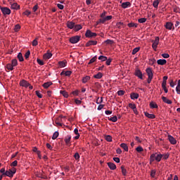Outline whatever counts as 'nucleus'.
Wrapping results in <instances>:
<instances>
[{"label": "nucleus", "mask_w": 180, "mask_h": 180, "mask_svg": "<svg viewBox=\"0 0 180 180\" xmlns=\"http://www.w3.org/2000/svg\"><path fill=\"white\" fill-rule=\"evenodd\" d=\"M162 158V154H157V153H153L150 157V164H152V162H154V161L160 162Z\"/></svg>", "instance_id": "obj_1"}, {"label": "nucleus", "mask_w": 180, "mask_h": 180, "mask_svg": "<svg viewBox=\"0 0 180 180\" xmlns=\"http://www.w3.org/2000/svg\"><path fill=\"white\" fill-rule=\"evenodd\" d=\"M159 43H160V37H156L155 40L153 41L152 47H153V50H157V47H158Z\"/></svg>", "instance_id": "obj_2"}, {"label": "nucleus", "mask_w": 180, "mask_h": 180, "mask_svg": "<svg viewBox=\"0 0 180 180\" xmlns=\"http://www.w3.org/2000/svg\"><path fill=\"white\" fill-rule=\"evenodd\" d=\"M81 39V37L79 36H75L70 38V41L72 43V44H75L79 41V39Z\"/></svg>", "instance_id": "obj_3"}, {"label": "nucleus", "mask_w": 180, "mask_h": 180, "mask_svg": "<svg viewBox=\"0 0 180 180\" xmlns=\"http://www.w3.org/2000/svg\"><path fill=\"white\" fill-rule=\"evenodd\" d=\"M165 27L167 29V30H175V27H174V23L171 22H166Z\"/></svg>", "instance_id": "obj_4"}, {"label": "nucleus", "mask_w": 180, "mask_h": 180, "mask_svg": "<svg viewBox=\"0 0 180 180\" xmlns=\"http://www.w3.org/2000/svg\"><path fill=\"white\" fill-rule=\"evenodd\" d=\"M1 11L3 15H11V9H9L8 7L1 8Z\"/></svg>", "instance_id": "obj_5"}, {"label": "nucleus", "mask_w": 180, "mask_h": 180, "mask_svg": "<svg viewBox=\"0 0 180 180\" xmlns=\"http://www.w3.org/2000/svg\"><path fill=\"white\" fill-rule=\"evenodd\" d=\"M86 37H96V33L91 32V30H87L85 34Z\"/></svg>", "instance_id": "obj_6"}, {"label": "nucleus", "mask_w": 180, "mask_h": 180, "mask_svg": "<svg viewBox=\"0 0 180 180\" xmlns=\"http://www.w3.org/2000/svg\"><path fill=\"white\" fill-rule=\"evenodd\" d=\"M20 86H24V88H27L28 86H30V84L25 79H22L20 82Z\"/></svg>", "instance_id": "obj_7"}, {"label": "nucleus", "mask_w": 180, "mask_h": 180, "mask_svg": "<svg viewBox=\"0 0 180 180\" xmlns=\"http://www.w3.org/2000/svg\"><path fill=\"white\" fill-rule=\"evenodd\" d=\"M146 71L149 78H153V70L150 68H148Z\"/></svg>", "instance_id": "obj_8"}, {"label": "nucleus", "mask_w": 180, "mask_h": 180, "mask_svg": "<svg viewBox=\"0 0 180 180\" xmlns=\"http://www.w3.org/2000/svg\"><path fill=\"white\" fill-rule=\"evenodd\" d=\"M135 75L136 77H138L139 79H143V73L141 72V70H136L135 71Z\"/></svg>", "instance_id": "obj_9"}, {"label": "nucleus", "mask_w": 180, "mask_h": 180, "mask_svg": "<svg viewBox=\"0 0 180 180\" xmlns=\"http://www.w3.org/2000/svg\"><path fill=\"white\" fill-rule=\"evenodd\" d=\"M168 140L169 141V143H171L173 145L176 144V139H175V138H174V136H171V135H168Z\"/></svg>", "instance_id": "obj_10"}, {"label": "nucleus", "mask_w": 180, "mask_h": 180, "mask_svg": "<svg viewBox=\"0 0 180 180\" xmlns=\"http://www.w3.org/2000/svg\"><path fill=\"white\" fill-rule=\"evenodd\" d=\"M98 44V41H89L86 44V47H89V46H96Z\"/></svg>", "instance_id": "obj_11"}, {"label": "nucleus", "mask_w": 180, "mask_h": 180, "mask_svg": "<svg viewBox=\"0 0 180 180\" xmlns=\"http://www.w3.org/2000/svg\"><path fill=\"white\" fill-rule=\"evenodd\" d=\"M67 27H68V29H74L75 26V22H72V21H68L67 23Z\"/></svg>", "instance_id": "obj_12"}, {"label": "nucleus", "mask_w": 180, "mask_h": 180, "mask_svg": "<svg viewBox=\"0 0 180 180\" xmlns=\"http://www.w3.org/2000/svg\"><path fill=\"white\" fill-rule=\"evenodd\" d=\"M158 65H165L167 64V60L165 59H159L157 60Z\"/></svg>", "instance_id": "obj_13"}, {"label": "nucleus", "mask_w": 180, "mask_h": 180, "mask_svg": "<svg viewBox=\"0 0 180 180\" xmlns=\"http://www.w3.org/2000/svg\"><path fill=\"white\" fill-rule=\"evenodd\" d=\"M11 9H15V11H18V9L20 8V6H19L18 3H13V4H11Z\"/></svg>", "instance_id": "obj_14"}, {"label": "nucleus", "mask_w": 180, "mask_h": 180, "mask_svg": "<svg viewBox=\"0 0 180 180\" xmlns=\"http://www.w3.org/2000/svg\"><path fill=\"white\" fill-rule=\"evenodd\" d=\"M4 175V176H9V178H12L13 176V174H12V170L11 169L6 171Z\"/></svg>", "instance_id": "obj_15"}, {"label": "nucleus", "mask_w": 180, "mask_h": 180, "mask_svg": "<svg viewBox=\"0 0 180 180\" xmlns=\"http://www.w3.org/2000/svg\"><path fill=\"white\" fill-rule=\"evenodd\" d=\"M65 142L67 144V146H68V144H70V143H71V135H67L65 137Z\"/></svg>", "instance_id": "obj_16"}, {"label": "nucleus", "mask_w": 180, "mask_h": 180, "mask_svg": "<svg viewBox=\"0 0 180 180\" xmlns=\"http://www.w3.org/2000/svg\"><path fill=\"white\" fill-rule=\"evenodd\" d=\"M58 65L60 68H64V67L67 65V61L66 60L59 61Z\"/></svg>", "instance_id": "obj_17"}, {"label": "nucleus", "mask_w": 180, "mask_h": 180, "mask_svg": "<svg viewBox=\"0 0 180 180\" xmlns=\"http://www.w3.org/2000/svg\"><path fill=\"white\" fill-rule=\"evenodd\" d=\"M162 99L163 101V102H165V103H167V105H171V103H172V101L168 98H167V97L165 96H162Z\"/></svg>", "instance_id": "obj_18"}, {"label": "nucleus", "mask_w": 180, "mask_h": 180, "mask_svg": "<svg viewBox=\"0 0 180 180\" xmlns=\"http://www.w3.org/2000/svg\"><path fill=\"white\" fill-rule=\"evenodd\" d=\"M108 165L110 169H112V171H114V169H116V165H115V163L108 162Z\"/></svg>", "instance_id": "obj_19"}, {"label": "nucleus", "mask_w": 180, "mask_h": 180, "mask_svg": "<svg viewBox=\"0 0 180 180\" xmlns=\"http://www.w3.org/2000/svg\"><path fill=\"white\" fill-rule=\"evenodd\" d=\"M52 56L53 54H51V53H46L44 55V60H49Z\"/></svg>", "instance_id": "obj_20"}, {"label": "nucleus", "mask_w": 180, "mask_h": 180, "mask_svg": "<svg viewBox=\"0 0 180 180\" xmlns=\"http://www.w3.org/2000/svg\"><path fill=\"white\" fill-rule=\"evenodd\" d=\"M131 99L134 100V99H139V94L137 93H131L130 94Z\"/></svg>", "instance_id": "obj_21"}, {"label": "nucleus", "mask_w": 180, "mask_h": 180, "mask_svg": "<svg viewBox=\"0 0 180 180\" xmlns=\"http://www.w3.org/2000/svg\"><path fill=\"white\" fill-rule=\"evenodd\" d=\"M145 116L148 117V119H155V115L154 114H150L147 112H145Z\"/></svg>", "instance_id": "obj_22"}, {"label": "nucleus", "mask_w": 180, "mask_h": 180, "mask_svg": "<svg viewBox=\"0 0 180 180\" xmlns=\"http://www.w3.org/2000/svg\"><path fill=\"white\" fill-rule=\"evenodd\" d=\"M120 147L121 148H123V150H124V151H129V146H127V144L122 143L120 144Z\"/></svg>", "instance_id": "obj_23"}, {"label": "nucleus", "mask_w": 180, "mask_h": 180, "mask_svg": "<svg viewBox=\"0 0 180 180\" xmlns=\"http://www.w3.org/2000/svg\"><path fill=\"white\" fill-rule=\"evenodd\" d=\"M131 5V4H130V2L127 1V2H124L122 4V8H123L124 9H126V8H127L128 6H130Z\"/></svg>", "instance_id": "obj_24"}, {"label": "nucleus", "mask_w": 180, "mask_h": 180, "mask_svg": "<svg viewBox=\"0 0 180 180\" xmlns=\"http://www.w3.org/2000/svg\"><path fill=\"white\" fill-rule=\"evenodd\" d=\"M89 79H91V77L89 76H86L83 77L82 79L83 84H86L89 81Z\"/></svg>", "instance_id": "obj_25"}, {"label": "nucleus", "mask_w": 180, "mask_h": 180, "mask_svg": "<svg viewBox=\"0 0 180 180\" xmlns=\"http://www.w3.org/2000/svg\"><path fill=\"white\" fill-rule=\"evenodd\" d=\"M51 85H53V83L51 82H47L46 83H44L42 86H44V88L47 89L49 88V86H51Z\"/></svg>", "instance_id": "obj_26"}, {"label": "nucleus", "mask_w": 180, "mask_h": 180, "mask_svg": "<svg viewBox=\"0 0 180 180\" xmlns=\"http://www.w3.org/2000/svg\"><path fill=\"white\" fill-rule=\"evenodd\" d=\"M102 77H103V75L101 72H98V74L94 76V78H96V79H101Z\"/></svg>", "instance_id": "obj_27"}, {"label": "nucleus", "mask_w": 180, "mask_h": 180, "mask_svg": "<svg viewBox=\"0 0 180 180\" xmlns=\"http://www.w3.org/2000/svg\"><path fill=\"white\" fill-rule=\"evenodd\" d=\"M150 107L151 108V109H157V108H158V105L154 102H150Z\"/></svg>", "instance_id": "obj_28"}, {"label": "nucleus", "mask_w": 180, "mask_h": 180, "mask_svg": "<svg viewBox=\"0 0 180 180\" xmlns=\"http://www.w3.org/2000/svg\"><path fill=\"white\" fill-rule=\"evenodd\" d=\"M160 4V0H155L153 3V8H158V5Z\"/></svg>", "instance_id": "obj_29"}, {"label": "nucleus", "mask_w": 180, "mask_h": 180, "mask_svg": "<svg viewBox=\"0 0 180 180\" xmlns=\"http://www.w3.org/2000/svg\"><path fill=\"white\" fill-rule=\"evenodd\" d=\"M81 29H82V26L81 25H77L74 27V30H75V32H78V30H81Z\"/></svg>", "instance_id": "obj_30"}, {"label": "nucleus", "mask_w": 180, "mask_h": 180, "mask_svg": "<svg viewBox=\"0 0 180 180\" xmlns=\"http://www.w3.org/2000/svg\"><path fill=\"white\" fill-rule=\"evenodd\" d=\"M128 27H137V26H139L138 24H136L134 22H129L127 25Z\"/></svg>", "instance_id": "obj_31"}, {"label": "nucleus", "mask_w": 180, "mask_h": 180, "mask_svg": "<svg viewBox=\"0 0 180 180\" xmlns=\"http://www.w3.org/2000/svg\"><path fill=\"white\" fill-rule=\"evenodd\" d=\"M140 51V47H136L132 50V55L134 56V54H136Z\"/></svg>", "instance_id": "obj_32"}, {"label": "nucleus", "mask_w": 180, "mask_h": 180, "mask_svg": "<svg viewBox=\"0 0 180 180\" xmlns=\"http://www.w3.org/2000/svg\"><path fill=\"white\" fill-rule=\"evenodd\" d=\"M121 169H122V175H124V176H126L127 174V170H126V169L124 168V166H122Z\"/></svg>", "instance_id": "obj_33"}, {"label": "nucleus", "mask_w": 180, "mask_h": 180, "mask_svg": "<svg viewBox=\"0 0 180 180\" xmlns=\"http://www.w3.org/2000/svg\"><path fill=\"white\" fill-rule=\"evenodd\" d=\"M108 120H110V122H117V117H116V116L111 117L108 118Z\"/></svg>", "instance_id": "obj_34"}, {"label": "nucleus", "mask_w": 180, "mask_h": 180, "mask_svg": "<svg viewBox=\"0 0 180 180\" xmlns=\"http://www.w3.org/2000/svg\"><path fill=\"white\" fill-rule=\"evenodd\" d=\"M17 57H18L19 61L22 62L24 60L23 55L22 54V53H19Z\"/></svg>", "instance_id": "obj_35"}, {"label": "nucleus", "mask_w": 180, "mask_h": 180, "mask_svg": "<svg viewBox=\"0 0 180 180\" xmlns=\"http://www.w3.org/2000/svg\"><path fill=\"white\" fill-rule=\"evenodd\" d=\"M7 70H10V71L13 70V66L12 65V63H8L6 65Z\"/></svg>", "instance_id": "obj_36"}, {"label": "nucleus", "mask_w": 180, "mask_h": 180, "mask_svg": "<svg viewBox=\"0 0 180 180\" xmlns=\"http://www.w3.org/2000/svg\"><path fill=\"white\" fill-rule=\"evenodd\" d=\"M104 138L106 140V141H112V136L110 135H105Z\"/></svg>", "instance_id": "obj_37"}, {"label": "nucleus", "mask_w": 180, "mask_h": 180, "mask_svg": "<svg viewBox=\"0 0 180 180\" xmlns=\"http://www.w3.org/2000/svg\"><path fill=\"white\" fill-rule=\"evenodd\" d=\"M11 65H13V67H16V65H18V60L13 59L11 60Z\"/></svg>", "instance_id": "obj_38"}, {"label": "nucleus", "mask_w": 180, "mask_h": 180, "mask_svg": "<svg viewBox=\"0 0 180 180\" xmlns=\"http://www.w3.org/2000/svg\"><path fill=\"white\" fill-rule=\"evenodd\" d=\"M58 131H55L52 136V140H56V139H57V137H58Z\"/></svg>", "instance_id": "obj_39"}, {"label": "nucleus", "mask_w": 180, "mask_h": 180, "mask_svg": "<svg viewBox=\"0 0 180 180\" xmlns=\"http://www.w3.org/2000/svg\"><path fill=\"white\" fill-rule=\"evenodd\" d=\"M138 22L139 23H146V22H147V18H139L138 20Z\"/></svg>", "instance_id": "obj_40"}, {"label": "nucleus", "mask_w": 180, "mask_h": 180, "mask_svg": "<svg viewBox=\"0 0 180 180\" xmlns=\"http://www.w3.org/2000/svg\"><path fill=\"white\" fill-rule=\"evenodd\" d=\"M61 95L64 96V98H68V93L65 91H60Z\"/></svg>", "instance_id": "obj_41"}, {"label": "nucleus", "mask_w": 180, "mask_h": 180, "mask_svg": "<svg viewBox=\"0 0 180 180\" xmlns=\"http://www.w3.org/2000/svg\"><path fill=\"white\" fill-rule=\"evenodd\" d=\"M98 60H101V61H106V60H108V57L104 56H100L98 57Z\"/></svg>", "instance_id": "obj_42"}, {"label": "nucleus", "mask_w": 180, "mask_h": 180, "mask_svg": "<svg viewBox=\"0 0 180 180\" xmlns=\"http://www.w3.org/2000/svg\"><path fill=\"white\" fill-rule=\"evenodd\" d=\"M124 24L123 23V22H117V24H116V27L117 28V29H122V26H123Z\"/></svg>", "instance_id": "obj_43"}, {"label": "nucleus", "mask_w": 180, "mask_h": 180, "mask_svg": "<svg viewBox=\"0 0 180 180\" xmlns=\"http://www.w3.org/2000/svg\"><path fill=\"white\" fill-rule=\"evenodd\" d=\"M96 58H97V56H95L94 57H93L89 62V64H92L94 63H95L96 61Z\"/></svg>", "instance_id": "obj_44"}, {"label": "nucleus", "mask_w": 180, "mask_h": 180, "mask_svg": "<svg viewBox=\"0 0 180 180\" xmlns=\"http://www.w3.org/2000/svg\"><path fill=\"white\" fill-rule=\"evenodd\" d=\"M74 158H75V160H76V161H79V160L80 158L79 153H75Z\"/></svg>", "instance_id": "obj_45"}, {"label": "nucleus", "mask_w": 180, "mask_h": 180, "mask_svg": "<svg viewBox=\"0 0 180 180\" xmlns=\"http://www.w3.org/2000/svg\"><path fill=\"white\" fill-rule=\"evenodd\" d=\"M136 150L137 151V153H141V152L144 151V149H143V147H141V146H138L136 148Z\"/></svg>", "instance_id": "obj_46"}, {"label": "nucleus", "mask_w": 180, "mask_h": 180, "mask_svg": "<svg viewBox=\"0 0 180 180\" xmlns=\"http://www.w3.org/2000/svg\"><path fill=\"white\" fill-rule=\"evenodd\" d=\"M125 94V91L123 90H120L117 91V95L119 96H123V95Z\"/></svg>", "instance_id": "obj_47"}, {"label": "nucleus", "mask_w": 180, "mask_h": 180, "mask_svg": "<svg viewBox=\"0 0 180 180\" xmlns=\"http://www.w3.org/2000/svg\"><path fill=\"white\" fill-rule=\"evenodd\" d=\"M105 43L106 44H113V43H115V41H113V40H110V39H107L106 41H105Z\"/></svg>", "instance_id": "obj_48"}, {"label": "nucleus", "mask_w": 180, "mask_h": 180, "mask_svg": "<svg viewBox=\"0 0 180 180\" xmlns=\"http://www.w3.org/2000/svg\"><path fill=\"white\" fill-rule=\"evenodd\" d=\"M30 57V51H27L25 54V60H27Z\"/></svg>", "instance_id": "obj_49"}, {"label": "nucleus", "mask_w": 180, "mask_h": 180, "mask_svg": "<svg viewBox=\"0 0 180 180\" xmlns=\"http://www.w3.org/2000/svg\"><path fill=\"white\" fill-rule=\"evenodd\" d=\"M106 22V20L105 18H102V19H99L98 21H97V23L99 24V23H105Z\"/></svg>", "instance_id": "obj_50"}, {"label": "nucleus", "mask_w": 180, "mask_h": 180, "mask_svg": "<svg viewBox=\"0 0 180 180\" xmlns=\"http://www.w3.org/2000/svg\"><path fill=\"white\" fill-rule=\"evenodd\" d=\"M37 62L39 65H44V62H43V60H40L39 58L37 59Z\"/></svg>", "instance_id": "obj_51"}, {"label": "nucleus", "mask_w": 180, "mask_h": 180, "mask_svg": "<svg viewBox=\"0 0 180 180\" xmlns=\"http://www.w3.org/2000/svg\"><path fill=\"white\" fill-rule=\"evenodd\" d=\"M129 108H130L131 109H132V110H134V109H136V104H133V103H129Z\"/></svg>", "instance_id": "obj_52"}, {"label": "nucleus", "mask_w": 180, "mask_h": 180, "mask_svg": "<svg viewBox=\"0 0 180 180\" xmlns=\"http://www.w3.org/2000/svg\"><path fill=\"white\" fill-rule=\"evenodd\" d=\"M35 93L37 96H38V98H43V96L41 95V94H40V91H36Z\"/></svg>", "instance_id": "obj_53"}, {"label": "nucleus", "mask_w": 180, "mask_h": 180, "mask_svg": "<svg viewBox=\"0 0 180 180\" xmlns=\"http://www.w3.org/2000/svg\"><path fill=\"white\" fill-rule=\"evenodd\" d=\"M14 30H15V32H18V31L20 30V25H16L15 26Z\"/></svg>", "instance_id": "obj_54"}, {"label": "nucleus", "mask_w": 180, "mask_h": 180, "mask_svg": "<svg viewBox=\"0 0 180 180\" xmlns=\"http://www.w3.org/2000/svg\"><path fill=\"white\" fill-rule=\"evenodd\" d=\"M162 57H163V58H169V54H168V53H162Z\"/></svg>", "instance_id": "obj_55"}, {"label": "nucleus", "mask_w": 180, "mask_h": 180, "mask_svg": "<svg viewBox=\"0 0 180 180\" xmlns=\"http://www.w3.org/2000/svg\"><path fill=\"white\" fill-rule=\"evenodd\" d=\"M163 157V160H168V158H169V154H165V155H162Z\"/></svg>", "instance_id": "obj_56"}, {"label": "nucleus", "mask_w": 180, "mask_h": 180, "mask_svg": "<svg viewBox=\"0 0 180 180\" xmlns=\"http://www.w3.org/2000/svg\"><path fill=\"white\" fill-rule=\"evenodd\" d=\"M71 74H72V72L68 70L65 72V76L66 77H70L71 75Z\"/></svg>", "instance_id": "obj_57"}, {"label": "nucleus", "mask_w": 180, "mask_h": 180, "mask_svg": "<svg viewBox=\"0 0 180 180\" xmlns=\"http://www.w3.org/2000/svg\"><path fill=\"white\" fill-rule=\"evenodd\" d=\"M106 61V65H110V63H112V59L109 58L105 60Z\"/></svg>", "instance_id": "obj_58"}, {"label": "nucleus", "mask_w": 180, "mask_h": 180, "mask_svg": "<svg viewBox=\"0 0 180 180\" xmlns=\"http://www.w3.org/2000/svg\"><path fill=\"white\" fill-rule=\"evenodd\" d=\"M37 44H39V43L37 42V39H34L32 41V46H37Z\"/></svg>", "instance_id": "obj_59"}, {"label": "nucleus", "mask_w": 180, "mask_h": 180, "mask_svg": "<svg viewBox=\"0 0 180 180\" xmlns=\"http://www.w3.org/2000/svg\"><path fill=\"white\" fill-rule=\"evenodd\" d=\"M37 9H39V5L37 4V5L34 6L32 11H33V12H36V11H37Z\"/></svg>", "instance_id": "obj_60"}, {"label": "nucleus", "mask_w": 180, "mask_h": 180, "mask_svg": "<svg viewBox=\"0 0 180 180\" xmlns=\"http://www.w3.org/2000/svg\"><path fill=\"white\" fill-rule=\"evenodd\" d=\"M155 170H152L150 172V176H152V178H154V176H155Z\"/></svg>", "instance_id": "obj_61"}, {"label": "nucleus", "mask_w": 180, "mask_h": 180, "mask_svg": "<svg viewBox=\"0 0 180 180\" xmlns=\"http://www.w3.org/2000/svg\"><path fill=\"white\" fill-rule=\"evenodd\" d=\"M18 165V160H15L11 163L12 167H16Z\"/></svg>", "instance_id": "obj_62"}, {"label": "nucleus", "mask_w": 180, "mask_h": 180, "mask_svg": "<svg viewBox=\"0 0 180 180\" xmlns=\"http://www.w3.org/2000/svg\"><path fill=\"white\" fill-rule=\"evenodd\" d=\"M57 6H58V8H60L61 10L64 9V6L62 5V4H58Z\"/></svg>", "instance_id": "obj_63"}, {"label": "nucleus", "mask_w": 180, "mask_h": 180, "mask_svg": "<svg viewBox=\"0 0 180 180\" xmlns=\"http://www.w3.org/2000/svg\"><path fill=\"white\" fill-rule=\"evenodd\" d=\"M112 15H108V16H106L104 18L105 19V21H106V20H110V19H112Z\"/></svg>", "instance_id": "obj_64"}]
</instances>
